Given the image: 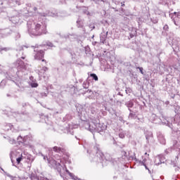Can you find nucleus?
I'll return each mask as SVG.
<instances>
[{"mask_svg": "<svg viewBox=\"0 0 180 180\" xmlns=\"http://www.w3.org/2000/svg\"><path fill=\"white\" fill-rule=\"evenodd\" d=\"M119 136L120 137V139H124V134L120 133V134H119Z\"/></svg>", "mask_w": 180, "mask_h": 180, "instance_id": "15", "label": "nucleus"}, {"mask_svg": "<svg viewBox=\"0 0 180 180\" xmlns=\"http://www.w3.org/2000/svg\"><path fill=\"white\" fill-rule=\"evenodd\" d=\"M13 2H15V4H18V0H13Z\"/></svg>", "mask_w": 180, "mask_h": 180, "instance_id": "22", "label": "nucleus"}, {"mask_svg": "<svg viewBox=\"0 0 180 180\" xmlns=\"http://www.w3.org/2000/svg\"><path fill=\"white\" fill-rule=\"evenodd\" d=\"M138 68L139 69L141 74L143 75L144 72H143V68Z\"/></svg>", "mask_w": 180, "mask_h": 180, "instance_id": "16", "label": "nucleus"}, {"mask_svg": "<svg viewBox=\"0 0 180 180\" xmlns=\"http://www.w3.org/2000/svg\"><path fill=\"white\" fill-rule=\"evenodd\" d=\"M42 96H47V94L46 93L42 94Z\"/></svg>", "mask_w": 180, "mask_h": 180, "instance_id": "20", "label": "nucleus"}, {"mask_svg": "<svg viewBox=\"0 0 180 180\" xmlns=\"http://www.w3.org/2000/svg\"><path fill=\"white\" fill-rule=\"evenodd\" d=\"M145 155H147V153H145Z\"/></svg>", "mask_w": 180, "mask_h": 180, "instance_id": "28", "label": "nucleus"}, {"mask_svg": "<svg viewBox=\"0 0 180 180\" xmlns=\"http://www.w3.org/2000/svg\"><path fill=\"white\" fill-rule=\"evenodd\" d=\"M42 61H44V59H43Z\"/></svg>", "mask_w": 180, "mask_h": 180, "instance_id": "31", "label": "nucleus"}, {"mask_svg": "<svg viewBox=\"0 0 180 180\" xmlns=\"http://www.w3.org/2000/svg\"><path fill=\"white\" fill-rule=\"evenodd\" d=\"M0 72H2V66L0 65Z\"/></svg>", "mask_w": 180, "mask_h": 180, "instance_id": "21", "label": "nucleus"}, {"mask_svg": "<svg viewBox=\"0 0 180 180\" xmlns=\"http://www.w3.org/2000/svg\"><path fill=\"white\" fill-rule=\"evenodd\" d=\"M122 6H124V4H122Z\"/></svg>", "mask_w": 180, "mask_h": 180, "instance_id": "26", "label": "nucleus"}, {"mask_svg": "<svg viewBox=\"0 0 180 180\" xmlns=\"http://www.w3.org/2000/svg\"><path fill=\"white\" fill-rule=\"evenodd\" d=\"M20 139H22V136H19L18 140H20Z\"/></svg>", "mask_w": 180, "mask_h": 180, "instance_id": "23", "label": "nucleus"}, {"mask_svg": "<svg viewBox=\"0 0 180 180\" xmlns=\"http://www.w3.org/2000/svg\"><path fill=\"white\" fill-rule=\"evenodd\" d=\"M5 84H6V82L5 80H2L0 83V86L1 88H4V86H5Z\"/></svg>", "mask_w": 180, "mask_h": 180, "instance_id": "12", "label": "nucleus"}, {"mask_svg": "<svg viewBox=\"0 0 180 180\" xmlns=\"http://www.w3.org/2000/svg\"><path fill=\"white\" fill-rule=\"evenodd\" d=\"M12 180H32V177L27 176L22 179H20V177H11Z\"/></svg>", "mask_w": 180, "mask_h": 180, "instance_id": "6", "label": "nucleus"}, {"mask_svg": "<svg viewBox=\"0 0 180 180\" xmlns=\"http://www.w3.org/2000/svg\"><path fill=\"white\" fill-rule=\"evenodd\" d=\"M48 46H49V47H53V44L49 43V44H48Z\"/></svg>", "mask_w": 180, "mask_h": 180, "instance_id": "19", "label": "nucleus"}, {"mask_svg": "<svg viewBox=\"0 0 180 180\" xmlns=\"http://www.w3.org/2000/svg\"><path fill=\"white\" fill-rule=\"evenodd\" d=\"M78 27H82V25H79Z\"/></svg>", "mask_w": 180, "mask_h": 180, "instance_id": "25", "label": "nucleus"}, {"mask_svg": "<svg viewBox=\"0 0 180 180\" xmlns=\"http://www.w3.org/2000/svg\"><path fill=\"white\" fill-rule=\"evenodd\" d=\"M96 154H97V157L100 156V158L103 159V153H102L101 150H98Z\"/></svg>", "mask_w": 180, "mask_h": 180, "instance_id": "8", "label": "nucleus"}, {"mask_svg": "<svg viewBox=\"0 0 180 180\" xmlns=\"http://www.w3.org/2000/svg\"><path fill=\"white\" fill-rule=\"evenodd\" d=\"M22 160H23V158H22V155H21V157L18 158L16 159L17 163H18V164H20V161H22Z\"/></svg>", "mask_w": 180, "mask_h": 180, "instance_id": "13", "label": "nucleus"}, {"mask_svg": "<svg viewBox=\"0 0 180 180\" xmlns=\"http://www.w3.org/2000/svg\"><path fill=\"white\" fill-rule=\"evenodd\" d=\"M15 141H15L14 139H13V140H11V141H10V143H11V144H15Z\"/></svg>", "mask_w": 180, "mask_h": 180, "instance_id": "17", "label": "nucleus"}, {"mask_svg": "<svg viewBox=\"0 0 180 180\" xmlns=\"http://www.w3.org/2000/svg\"><path fill=\"white\" fill-rule=\"evenodd\" d=\"M44 57V51H40L35 55V60H41Z\"/></svg>", "mask_w": 180, "mask_h": 180, "instance_id": "4", "label": "nucleus"}, {"mask_svg": "<svg viewBox=\"0 0 180 180\" xmlns=\"http://www.w3.org/2000/svg\"><path fill=\"white\" fill-rule=\"evenodd\" d=\"M31 86L32 88H37L38 84H37V83H31Z\"/></svg>", "mask_w": 180, "mask_h": 180, "instance_id": "14", "label": "nucleus"}, {"mask_svg": "<svg viewBox=\"0 0 180 180\" xmlns=\"http://www.w3.org/2000/svg\"><path fill=\"white\" fill-rule=\"evenodd\" d=\"M47 70H49L46 67H44L39 72V77H46L45 75V73H46V71H47Z\"/></svg>", "mask_w": 180, "mask_h": 180, "instance_id": "5", "label": "nucleus"}, {"mask_svg": "<svg viewBox=\"0 0 180 180\" xmlns=\"http://www.w3.org/2000/svg\"><path fill=\"white\" fill-rule=\"evenodd\" d=\"M132 106H133V103L132 102L129 103V107L131 108Z\"/></svg>", "mask_w": 180, "mask_h": 180, "instance_id": "18", "label": "nucleus"}, {"mask_svg": "<svg viewBox=\"0 0 180 180\" xmlns=\"http://www.w3.org/2000/svg\"><path fill=\"white\" fill-rule=\"evenodd\" d=\"M53 151H55L56 153H60V151H61V148H58L57 146H55L53 148Z\"/></svg>", "mask_w": 180, "mask_h": 180, "instance_id": "10", "label": "nucleus"}, {"mask_svg": "<svg viewBox=\"0 0 180 180\" xmlns=\"http://www.w3.org/2000/svg\"><path fill=\"white\" fill-rule=\"evenodd\" d=\"M28 32L32 36H41V34H46L47 33V30L45 25L28 24Z\"/></svg>", "mask_w": 180, "mask_h": 180, "instance_id": "1", "label": "nucleus"}, {"mask_svg": "<svg viewBox=\"0 0 180 180\" xmlns=\"http://www.w3.org/2000/svg\"><path fill=\"white\" fill-rule=\"evenodd\" d=\"M84 126L86 129H88V130H89V131H91V133L94 131H97L98 133H99L101 131H103V130L106 129V127L101 123L96 124H93V125L86 123Z\"/></svg>", "mask_w": 180, "mask_h": 180, "instance_id": "2", "label": "nucleus"}, {"mask_svg": "<svg viewBox=\"0 0 180 180\" xmlns=\"http://www.w3.org/2000/svg\"><path fill=\"white\" fill-rule=\"evenodd\" d=\"M141 165H143L146 168V169H148V172H151V171H150V169H148V167H147V165H146V160H143L141 162Z\"/></svg>", "mask_w": 180, "mask_h": 180, "instance_id": "9", "label": "nucleus"}, {"mask_svg": "<svg viewBox=\"0 0 180 180\" xmlns=\"http://www.w3.org/2000/svg\"><path fill=\"white\" fill-rule=\"evenodd\" d=\"M16 67L18 70H27L29 65L25 63L22 60H18L17 61Z\"/></svg>", "mask_w": 180, "mask_h": 180, "instance_id": "3", "label": "nucleus"}, {"mask_svg": "<svg viewBox=\"0 0 180 180\" xmlns=\"http://www.w3.org/2000/svg\"><path fill=\"white\" fill-rule=\"evenodd\" d=\"M11 156L12 157V153H11Z\"/></svg>", "mask_w": 180, "mask_h": 180, "instance_id": "29", "label": "nucleus"}, {"mask_svg": "<svg viewBox=\"0 0 180 180\" xmlns=\"http://www.w3.org/2000/svg\"><path fill=\"white\" fill-rule=\"evenodd\" d=\"M13 126L11 124H7L4 128V130H13Z\"/></svg>", "mask_w": 180, "mask_h": 180, "instance_id": "7", "label": "nucleus"}, {"mask_svg": "<svg viewBox=\"0 0 180 180\" xmlns=\"http://www.w3.org/2000/svg\"><path fill=\"white\" fill-rule=\"evenodd\" d=\"M34 159H32V162H33Z\"/></svg>", "mask_w": 180, "mask_h": 180, "instance_id": "30", "label": "nucleus"}, {"mask_svg": "<svg viewBox=\"0 0 180 180\" xmlns=\"http://www.w3.org/2000/svg\"><path fill=\"white\" fill-rule=\"evenodd\" d=\"M84 88H86H86H88V86H84Z\"/></svg>", "mask_w": 180, "mask_h": 180, "instance_id": "27", "label": "nucleus"}, {"mask_svg": "<svg viewBox=\"0 0 180 180\" xmlns=\"http://www.w3.org/2000/svg\"><path fill=\"white\" fill-rule=\"evenodd\" d=\"M27 159H28V160H30V155H28V156H27Z\"/></svg>", "mask_w": 180, "mask_h": 180, "instance_id": "24", "label": "nucleus"}, {"mask_svg": "<svg viewBox=\"0 0 180 180\" xmlns=\"http://www.w3.org/2000/svg\"><path fill=\"white\" fill-rule=\"evenodd\" d=\"M92 78H94L96 81H98V76H96L95 74H91L90 75Z\"/></svg>", "mask_w": 180, "mask_h": 180, "instance_id": "11", "label": "nucleus"}]
</instances>
